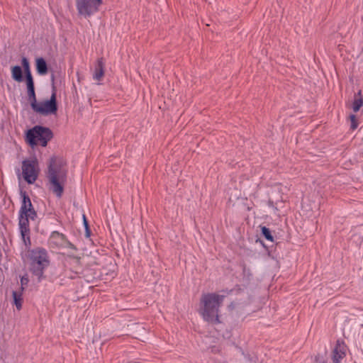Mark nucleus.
<instances>
[{
  "instance_id": "f257e3e1",
  "label": "nucleus",
  "mask_w": 363,
  "mask_h": 363,
  "mask_svg": "<svg viewBox=\"0 0 363 363\" xmlns=\"http://www.w3.org/2000/svg\"><path fill=\"white\" fill-rule=\"evenodd\" d=\"M224 298V295L217 293H206L202 294L199 312L205 321L211 323H220L219 308Z\"/></svg>"
},
{
  "instance_id": "f03ea898",
  "label": "nucleus",
  "mask_w": 363,
  "mask_h": 363,
  "mask_svg": "<svg viewBox=\"0 0 363 363\" xmlns=\"http://www.w3.org/2000/svg\"><path fill=\"white\" fill-rule=\"evenodd\" d=\"M48 177L50 189L57 196L60 197L63 193V185L66 179V172L62 168V161L60 159L51 158Z\"/></svg>"
},
{
  "instance_id": "7ed1b4c3",
  "label": "nucleus",
  "mask_w": 363,
  "mask_h": 363,
  "mask_svg": "<svg viewBox=\"0 0 363 363\" xmlns=\"http://www.w3.org/2000/svg\"><path fill=\"white\" fill-rule=\"evenodd\" d=\"M52 138V133L48 128L35 126L29 130L26 134V140L32 146L40 145L45 147Z\"/></svg>"
},
{
  "instance_id": "20e7f679",
  "label": "nucleus",
  "mask_w": 363,
  "mask_h": 363,
  "mask_svg": "<svg viewBox=\"0 0 363 363\" xmlns=\"http://www.w3.org/2000/svg\"><path fill=\"white\" fill-rule=\"evenodd\" d=\"M102 3V0H76V7L79 15L89 18L99 11Z\"/></svg>"
},
{
  "instance_id": "39448f33",
  "label": "nucleus",
  "mask_w": 363,
  "mask_h": 363,
  "mask_svg": "<svg viewBox=\"0 0 363 363\" xmlns=\"http://www.w3.org/2000/svg\"><path fill=\"white\" fill-rule=\"evenodd\" d=\"M40 172L38 162L35 159L26 160L22 162V175L28 184H33Z\"/></svg>"
},
{
  "instance_id": "423d86ee",
  "label": "nucleus",
  "mask_w": 363,
  "mask_h": 363,
  "mask_svg": "<svg viewBox=\"0 0 363 363\" xmlns=\"http://www.w3.org/2000/svg\"><path fill=\"white\" fill-rule=\"evenodd\" d=\"M32 108L37 113L43 115L48 116L51 114H55L57 111V105L56 101V92L54 90L50 99L45 100L40 102H36L32 107Z\"/></svg>"
},
{
  "instance_id": "0eeeda50",
  "label": "nucleus",
  "mask_w": 363,
  "mask_h": 363,
  "mask_svg": "<svg viewBox=\"0 0 363 363\" xmlns=\"http://www.w3.org/2000/svg\"><path fill=\"white\" fill-rule=\"evenodd\" d=\"M33 272L37 275L43 274V269L48 265V254L44 249H36L31 252Z\"/></svg>"
},
{
  "instance_id": "6e6552de",
  "label": "nucleus",
  "mask_w": 363,
  "mask_h": 363,
  "mask_svg": "<svg viewBox=\"0 0 363 363\" xmlns=\"http://www.w3.org/2000/svg\"><path fill=\"white\" fill-rule=\"evenodd\" d=\"M21 64L26 75L28 99L30 102L31 107H33V106L37 102V100L35 92L34 82L30 68V64L26 57L22 58Z\"/></svg>"
},
{
  "instance_id": "1a4fd4ad",
  "label": "nucleus",
  "mask_w": 363,
  "mask_h": 363,
  "mask_svg": "<svg viewBox=\"0 0 363 363\" xmlns=\"http://www.w3.org/2000/svg\"><path fill=\"white\" fill-rule=\"evenodd\" d=\"M29 219H30V217L19 215V228L22 240L26 246L30 245Z\"/></svg>"
},
{
  "instance_id": "9d476101",
  "label": "nucleus",
  "mask_w": 363,
  "mask_h": 363,
  "mask_svg": "<svg viewBox=\"0 0 363 363\" xmlns=\"http://www.w3.org/2000/svg\"><path fill=\"white\" fill-rule=\"evenodd\" d=\"M22 203L20 208V215L26 216L33 220L36 216V213L33 207L32 203L28 196L26 193L22 194Z\"/></svg>"
},
{
  "instance_id": "9b49d317",
  "label": "nucleus",
  "mask_w": 363,
  "mask_h": 363,
  "mask_svg": "<svg viewBox=\"0 0 363 363\" xmlns=\"http://www.w3.org/2000/svg\"><path fill=\"white\" fill-rule=\"evenodd\" d=\"M51 246L55 247H63L71 245L65 238V236L58 232H53L49 240Z\"/></svg>"
},
{
  "instance_id": "f8f14e48",
  "label": "nucleus",
  "mask_w": 363,
  "mask_h": 363,
  "mask_svg": "<svg viewBox=\"0 0 363 363\" xmlns=\"http://www.w3.org/2000/svg\"><path fill=\"white\" fill-rule=\"evenodd\" d=\"M346 346L343 343L337 342L335 347L333 351V361L334 363H340L345 357Z\"/></svg>"
},
{
  "instance_id": "ddd939ff",
  "label": "nucleus",
  "mask_w": 363,
  "mask_h": 363,
  "mask_svg": "<svg viewBox=\"0 0 363 363\" xmlns=\"http://www.w3.org/2000/svg\"><path fill=\"white\" fill-rule=\"evenodd\" d=\"M104 75V65L102 58L99 59L96 62L94 73L93 79L97 82H100Z\"/></svg>"
},
{
  "instance_id": "4468645a",
  "label": "nucleus",
  "mask_w": 363,
  "mask_h": 363,
  "mask_svg": "<svg viewBox=\"0 0 363 363\" xmlns=\"http://www.w3.org/2000/svg\"><path fill=\"white\" fill-rule=\"evenodd\" d=\"M12 79L17 82H21L23 80L22 68L20 66H13L11 69Z\"/></svg>"
},
{
  "instance_id": "2eb2a0df",
  "label": "nucleus",
  "mask_w": 363,
  "mask_h": 363,
  "mask_svg": "<svg viewBox=\"0 0 363 363\" xmlns=\"http://www.w3.org/2000/svg\"><path fill=\"white\" fill-rule=\"evenodd\" d=\"M36 69L39 74L44 75L48 72V67L45 60L42 58L36 60Z\"/></svg>"
},
{
  "instance_id": "dca6fc26",
  "label": "nucleus",
  "mask_w": 363,
  "mask_h": 363,
  "mask_svg": "<svg viewBox=\"0 0 363 363\" xmlns=\"http://www.w3.org/2000/svg\"><path fill=\"white\" fill-rule=\"evenodd\" d=\"M363 106V99L361 96V91H359L357 96H355L354 100L352 104V109L354 112H357L360 108Z\"/></svg>"
},
{
  "instance_id": "f3484780",
  "label": "nucleus",
  "mask_w": 363,
  "mask_h": 363,
  "mask_svg": "<svg viewBox=\"0 0 363 363\" xmlns=\"http://www.w3.org/2000/svg\"><path fill=\"white\" fill-rule=\"evenodd\" d=\"M13 298L16 308L19 311L22 308V292L13 291Z\"/></svg>"
},
{
  "instance_id": "a211bd4d",
  "label": "nucleus",
  "mask_w": 363,
  "mask_h": 363,
  "mask_svg": "<svg viewBox=\"0 0 363 363\" xmlns=\"http://www.w3.org/2000/svg\"><path fill=\"white\" fill-rule=\"evenodd\" d=\"M262 233L267 240H269V241L273 240V237H272L271 232L268 228H267L265 226L262 227Z\"/></svg>"
},
{
  "instance_id": "6ab92c4d",
  "label": "nucleus",
  "mask_w": 363,
  "mask_h": 363,
  "mask_svg": "<svg viewBox=\"0 0 363 363\" xmlns=\"http://www.w3.org/2000/svg\"><path fill=\"white\" fill-rule=\"evenodd\" d=\"M350 118V121H351V128L352 130H354L357 128V125H358L356 117L354 115H351Z\"/></svg>"
},
{
  "instance_id": "aec40b11",
  "label": "nucleus",
  "mask_w": 363,
  "mask_h": 363,
  "mask_svg": "<svg viewBox=\"0 0 363 363\" xmlns=\"http://www.w3.org/2000/svg\"><path fill=\"white\" fill-rule=\"evenodd\" d=\"M28 283V278L27 277H22L21 279V292H23V291L24 290V286H26Z\"/></svg>"
},
{
  "instance_id": "412c9836",
  "label": "nucleus",
  "mask_w": 363,
  "mask_h": 363,
  "mask_svg": "<svg viewBox=\"0 0 363 363\" xmlns=\"http://www.w3.org/2000/svg\"><path fill=\"white\" fill-rule=\"evenodd\" d=\"M83 220H84V225L85 230H86V237H89L90 236V231H89V229L88 222H87L84 215L83 216Z\"/></svg>"
}]
</instances>
